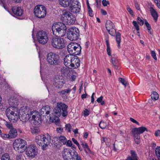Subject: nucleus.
Returning <instances> with one entry per match:
<instances>
[{"instance_id":"1","label":"nucleus","mask_w":160,"mask_h":160,"mask_svg":"<svg viewBox=\"0 0 160 160\" xmlns=\"http://www.w3.org/2000/svg\"><path fill=\"white\" fill-rule=\"evenodd\" d=\"M32 107L26 106L23 112L19 115L17 112L14 109L15 108L12 107H9L6 111V114L9 120L17 121L18 117L23 122H26L28 120L31 123L36 125L39 124L41 118L39 112L36 110H34Z\"/></svg>"},{"instance_id":"2","label":"nucleus","mask_w":160,"mask_h":160,"mask_svg":"<svg viewBox=\"0 0 160 160\" xmlns=\"http://www.w3.org/2000/svg\"><path fill=\"white\" fill-rule=\"evenodd\" d=\"M68 105L63 102H57L54 110V116L57 117L62 115L63 117H66L68 115Z\"/></svg>"},{"instance_id":"3","label":"nucleus","mask_w":160,"mask_h":160,"mask_svg":"<svg viewBox=\"0 0 160 160\" xmlns=\"http://www.w3.org/2000/svg\"><path fill=\"white\" fill-rule=\"evenodd\" d=\"M53 24L52 26V29L53 34L56 37H62L65 35L67 28L65 24L63 23Z\"/></svg>"},{"instance_id":"4","label":"nucleus","mask_w":160,"mask_h":160,"mask_svg":"<svg viewBox=\"0 0 160 160\" xmlns=\"http://www.w3.org/2000/svg\"><path fill=\"white\" fill-rule=\"evenodd\" d=\"M66 41L63 38L56 37L53 38L51 40L50 44L53 48L61 49L66 46Z\"/></svg>"},{"instance_id":"5","label":"nucleus","mask_w":160,"mask_h":160,"mask_svg":"<svg viewBox=\"0 0 160 160\" xmlns=\"http://www.w3.org/2000/svg\"><path fill=\"white\" fill-rule=\"evenodd\" d=\"M67 49L70 54L78 55L81 53V47L78 43L71 42L68 45Z\"/></svg>"},{"instance_id":"6","label":"nucleus","mask_w":160,"mask_h":160,"mask_svg":"<svg viewBox=\"0 0 160 160\" xmlns=\"http://www.w3.org/2000/svg\"><path fill=\"white\" fill-rule=\"evenodd\" d=\"M47 61L49 64L55 66L59 63L60 57L58 54L55 53L50 52L47 55Z\"/></svg>"},{"instance_id":"7","label":"nucleus","mask_w":160,"mask_h":160,"mask_svg":"<svg viewBox=\"0 0 160 160\" xmlns=\"http://www.w3.org/2000/svg\"><path fill=\"white\" fill-rule=\"evenodd\" d=\"M79 36V31L76 28H70L68 30L67 37L70 41L77 40Z\"/></svg>"},{"instance_id":"8","label":"nucleus","mask_w":160,"mask_h":160,"mask_svg":"<svg viewBox=\"0 0 160 160\" xmlns=\"http://www.w3.org/2000/svg\"><path fill=\"white\" fill-rule=\"evenodd\" d=\"M33 12L36 17L39 18H43L46 15V8L43 6L37 5L35 7Z\"/></svg>"},{"instance_id":"9","label":"nucleus","mask_w":160,"mask_h":160,"mask_svg":"<svg viewBox=\"0 0 160 160\" xmlns=\"http://www.w3.org/2000/svg\"><path fill=\"white\" fill-rule=\"evenodd\" d=\"M13 147L15 150L19 153L23 152L27 147L26 141H15L13 143Z\"/></svg>"},{"instance_id":"10","label":"nucleus","mask_w":160,"mask_h":160,"mask_svg":"<svg viewBox=\"0 0 160 160\" xmlns=\"http://www.w3.org/2000/svg\"><path fill=\"white\" fill-rule=\"evenodd\" d=\"M37 38L38 42L42 44L46 43L48 40V34L45 31L42 30L37 33Z\"/></svg>"},{"instance_id":"11","label":"nucleus","mask_w":160,"mask_h":160,"mask_svg":"<svg viewBox=\"0 0 160 160\" xmlns=\"http://www.w3.org/2000/svg\"><path fill=\"white\" fill-rule=\"evenodd\" d=\"M26 149V154L29 158H33L38 153V149L35 145H30Z\"/></svg>"},{"instance_id":"12","label":"nucleus","mask_w":160,"mask_h":160,"mask_svg":"<svg viewBox=\"0 0 160 160\" xmlns=\"http://www.w3.org/2000/svg\"><path fill=\"white\" fill-rule=\"evenodd\" d=\"M63 18L62 20H65V22L68 25L72 24L75 22V18L70 12H64L62 16Z\"/></svg>"},{"instance_id":"13","label":"nucleus","mask_w":160,"mask_h":160,"mask_svg":"<svg viewBox=\"0 0 160 160\" xmlns=\"http://www.w3.org/2000/svg\"><path fill=\"white\" fill-rule=\"evenodd\" d=\"M69 10L73 13H77L79 12L81 5L78 0H72V2L69 6Z\"/></svg>"},{"instance_id":"14","label":"nucleus","mask_w":160,"mask_h":160,"mask_svg":"<svg viewBox=\"0 0 160 160\" xmlns=\"http://www.w3.org/2000/svg\"><path fill=\"white\" fill-rule=\"evenodd\" d=\"M145 131L147 132L148 129L145 127L142 126L138 128H135L132 130L133 135L135 139H139L140 137V134Z\"/></svg>"},{"instance_id":"15","label":"nucleus","mask_w":160,"mask_h":160,"mask_svg":"<svg viewBox=\"0 0 160 160\" xmlns=\"http://www.w3.org/2000/svg\"><path fill=\"white\" fill-rule=\"evenodd\" d=\"M65 83L64 78L61 76H58L53 79V85L57 88H61Z\"/></svg>"},{"instance_id":"16","label":"nucleus","mask_w":160,"mask_h":160,"mask_svg":"<svg viewBox=\"0 0 160 160\" xmlns=\"http://www.w3.org/2000/svg\"><path fill=\"white\" fill-rule=\"evenodd\" d=\"M109 34L112 36H114L116 34V39L118 44V47L120 48L121 42V34L119 32H116L115 28H113L111 30L107 31Z\"/></svg>"},{"instance_id":"17","label":"nucleus","mask_w":160,"mask_h":160,"mask_svg":"<svg viewBox=\"0 0 160 160\" xmlns=\"http://www.w3.org/2000/svg\"><path fill=\"white\" fill-rule=\"evenodd\" d=\"M74 150H71L70 148H65L62 151V156L64 160H70L73 158L72 153H73Z\"/></svg>"},{"instance_id":"18","label":"nucleus","mask_w":160,"mask_h":160,"mask_svg":"<svg viewBox=\"0 0 160 160\" xmlns=\"http://www.w3.org/2000/svg\"><path fill=\"white\" fill-rule=\"evenodd\" d=\"M12 11L14 17H21L23 13V10L21 7L16 6L12 7Z\"/></svg>"},{"instance_id":"19","label":"nucleus","mask_w":160,"mask_h":160,"mask_svg":"<svg viewBox=\"0 0 160 160\" xmlns=\"http://www.w3.org/2000/svg\"><path fill=\"white\" fill-rule=\"evenodd\" d=\"M80 65V61L78 57L74 55L69 68H77Z\"/></svg>"},{"instance_id":"20","label":"nucleus","mask_w":160,"mask_h":160,"mask_svg":"<svg viewBox=\"0 0 160 160\" xmlns=\"http://www.w3.org/2000/svg\"><path fill=\"white\" fill-rule=\"evenodd\" d=\"M73 55L70 54L66 55L64 59V63L67 67L69 68L71 62L74 57Z\"/></svg>"},{"instance_id":"21","label":"nucleus","mask_w":160,"mask_h":160,"mask_svg":"<svg viewBox=\"0 0 160 160\" xmlns=\"http://www.w3.org/2000/svg\"><path fill=\"white\" fill-rule=\"evenodd\" d=\"M36 142L39 146L42 147V149L43 150L46 149L47 147L50 143L48 141H37Z\"/></svg>"},{"instance_id":"22","label":"nucleus","mask_w":160,"mask_h":160,"mask_svg":"<svg viewBox=\"0 0 160 160\" xmlns=\"http://www.w3.org/2000/svg\"><path fill=\"white\" fill-rule=\"evenodd\" d=\"M6 0H1V3L2 4L3 7L8 11H9V7L12 3L11 0H7V3H5Z\"/></svg>"},{"instance_id":"23","label":"nucleus","mask_w":160,"mask_h":160,"mask_svg":"<svg viewBox=\"0 0 160 160\" xmlns=\"http://www.w3.org/2000/svg\"><path fill=\"white\" fill-rule=\"evenodd\" d=\"M60 4L62 7H67L69 6L72 2V0H58Z\"/></svg>"},{"instance_id":"24","label":"nucleus","mask_w":160,"mask_h":160,"mask_svg":"<svg viewBox=\"0 0 160 160\" xmlns=\"http://www.w3.org/2000/svg\"><path fill=\"white\" fill-rule=\"evenodd\" d=\"M116 55L113 54L111 56V62L113 64L114 68L116 69H118V61L117 60Z\"/></svg>"},{"instance_id":"25","label":"nucleus","mask_w":160,"mask_h":160,"mask_svg":"<svg viewBox=\"0 0 160 160\" xmlns=\"http://www.w3.org/2000/svg\"><path fill=\"white\" fill-rule=\"evenodd\" d=\"M8 135V138L11 139L16 138L17 135V131L15 128H12L9 131Z\"/></svg>"},{"instance_id":"26","label":"nucleus","mask_w":160,"mask_h":160,"mask_svg":"<svg viewBox=\"0 0 160 160\" xmlns=\"http://www.w3.org/2000/svg\"><path fill=\"white\" fill-rule=\"evenodd\" d=\"M149 9L152 16L155 22H156L157 21L158 17L157 12L154 8L152 7H150Z\"/></svg>"},{"instance_id":"27","label":"nucleus","mask_w":160,"mask_h":160,"mask_svg":"<svg viewBox=\"0 0 160 160\" xmlns=\"http://www.w3.org/2000/svg\"><path fill=\"white\" fill-rule=\"evenodd\" d=\"M8 103L11 106L10 107H13L14 108L18 105V99L16 98H11L8 100Z\"/></svg>"},{"instance_id":"28","label":"nucleus","mask_w":160,"mask_h":160,"mask_svg":"<svg viewBox=\"0 0 160 160\" xmlns=\"http://www.w3.org/2000/svg\"><path fill=\"white\" fill-rule=\"evenodd\" d=\"M130 153L131 156L128 157L126 160H138V157L135 151L131 150Z\"/></svg>"},{"instance_id":"29","label":"nucleus","mask_w":160,"mask_h":160,"mask_svg":"<svg viewBox=\"0 0 160 160\" xmlns=\"http://www.w3.org/2000/svg\"><path fill=\"white\" fill-rule=\"evenodd\" d=\"M42 139L43 140H51V138L50 135L48 133L45 134L44 135H38L37 136L36 138V140H39V139Z\"/></svg>"},{"instance_id":"30","label":"nucleus","mask_w":160,"mask_h":160,"mask_svg":"<svg viewBox=\"0 0 160 160\" xmlns=\"http://www.w3.org/2000/svg\"><path fill=\"white\" fill-rule=\"evenodd\" d=\"M106 28L107 31H110L112 28H115V26L112 22L108 20L107 21L106 23Z\"/></svg>"},{"instance_id":"31","label":"nucleus","mask_w":160,"mask_h":160,"mask_svg":"<svg viewBox=\"0 0 160 160\" xmlns=\"http://www.w3.org/2000/svg\"><path fill=\"white\" fill-rule=\"evenodd\" d=\"M51 110V108L48 106H45L43 107L41 109V111L43 112L44 113L45 112L47 115L49 114L50 111Z\"/></svg>"},{"instance_id":"32","label":"nucleus","mask_w":160,"mask_h":160,"mask_svg":"<svg viewBox=\"0 0 160 160\" xmlns=\"http://www.w3.org/2000/svg\"><path fill=\"white\" fill-rule=\"evenodd\" d=\"M107 45V50L108 54L109 56L111 55V48L109 42V37L108 36L106 37L105 39Z\"/></svg>"},{"instance_id":"33","label":"nucleus","mask_w":160,"mask_h":160,"mask_svg":"<svg viewBox=\"0 0 160 160\" xmlns=\"http://www.w3.org/2000/svg\"><path fill=\"white\" fill-rule=\"evenodd\" d=\"M0 160H11V159L9 154L6 153L2 154L0 158Z\"/></svg>"},{"instance_id":"34","label":"nucleus","mask_w":160,"mask_h":160,"mask_svg":"<svg viewBox=\"0 0 160 160\" xmlns=\"http://www.w3.org/2000/svg\"><path fill=\"white\" fill-rule=\"evenodd\" d=\"M151 96L152 99L154 100H157L159 98V95L156 92H153Z\"/></svg>"},{"instance_id":"35","label":"nucleus","mask_w":160,"mask_h":160,"mask_svg":"<svg viewBox=\"0 0 160 160\" xmlns=\"http://www.w3.org/2000/svg\"><path fill=\"white\" fill-rule=\"evenodd\" d=\"M108 125V124L106 122L101 121L99 123V127L102 129H105Z\"/></svg>"},{"instance_id":"36","label":"nucleus","mask_w":160,"mask_h":160,"mask_svg":"<svg viewBox=\"0 0 160 160\" xmlns=\"http://www.w3.org/2000/svg\"><path fill=\"white\" fill-rule=\"evenodd\" d=\"M73 154L72 155L73 158H75L76 160H82L81 157L78 155V153L76 151L73 150Z\"/></svg>"},{"instance_id":"37","label":"nucleus","mask_w":160,"mask_h":160,"mask_svg":"<svg viewBox=\"0 0 160 160\" xmlns=\"http://www.w3.org/2000/svg\"><path fill=\"white\" fill-rule=\"evenodd\" d=\"M71 91V89L69 88H68L67 89H64L62 90L61 92H59V93L61 95H65L66 93H69Z\"/></svg>"},{"instance_id":"38","label":"nucleus","mask_w":160,"mask_h":160,"mask_svg":"<svg viewBox=\"0 0 160 160\" xmlns=\"http://www.w3.org/2000/svg\"><path fill=\"white\" fill-rule=\"evenodd\" d=\"M62 141H54L53 143L56 148H58L62 145Z\"/></svg>"},{"instance_id":"39","label":"nucleus","mask_w":160,"mask_h":160,"mask_svg":"<svg viewBox=\"0 0 160 160\" xmlns=\"http://www.w3.org/2000/svg\"><path fill=\"white\" fill-rule=\"evenodd\" d=\"M81 144L82 145V147L84 148H86L87 149L89 150L90 152H91L90 148H89L87 143L86 142H83V141H81Z\"/></svg>"},{"instance_id":"40","label":"nucleus","mask_w":160,"mask_h":160,"mask_svg":"<svg viewBox=\"0 0 160 160\" xmlns=\"http://www.w3.org/2000/svg\"><path fill=\"white\" fill-rule=\"evenodd\" d=\"M155 151L157 157L160 158V146L156 147L155 148Z\"/></svg>"},{"instance_id":"41","label":"nucleus","mask_w":160,"mask_h":160,"mask_svg":"<svg viewBox=\"0 0 160 160\" xmlns=\"http://www.w3.org/2000/svg\"><path fill=\"white\" fill-rule=\"evenodd\" d=\"M61 72L62 74L65 75H67L69 72V70L67 68H62L61 69Z\"/></svg>"},{"instance_id":"42","label":"nucleus","mask_w":160,"mask_h":160,"mask_svg":"<svg viewBox=\"0 0 160 160\" xmlns=\"http://www.w3.org/2000/svg\"><path fill=\"white\" fill-rule=\"evenodd\" d=\"M119 80L121 82V83L124 85L125 87H126L127 85V82L125 80L122 78H118Z\"/></svg>"},{"instance_id":"43","label":"nucleus","mask_w":160,"mask_h":160,"mask_svg":"<svg viewBox=\"0 0 160 160\" xmlns=\"http://www.w3.org/2000/svg\"><path fill=\"white\" fill-rule=\"evenodd\" d=\"M71 126L70 124H67L65 125V130L68 132H71Z\"/></svg>"},{"instance_id":"44","label":"nucleus","mask_w":160,"mask_h":160,"mask_svg":"<svg viewBox=\"0 0 160 160\" xmlns=\"http://www.w3.org/2000/svg\"><path fill=\"white\" fill-rule=\"evenodd\" d=\"M62 142L66 145L67 146L71 147L72 145V143L71 141H63Z\"/></svg>"},{"instance_id":"45","label":"nucleus","mask_w":160,"mask_h":160,"mask_svg":"<svg viewBox=\"0 0 160 160\" xmlns=\"http://www.w3.org/2000/svg\"><path fill=\"white\" fill-rule=\"evenodd\" d=\"M31 132L33 134H35L38 133L39 130L38 128L33 127L31 128Z\"/></svg>"},{"instance_id":"46","label":"nucleus","mask_w":160,"mask_h":160,"mask_svg":"<svg viewBox=\"0 0 160 160\" xmlns=\"http://www.w3.org/2000/svg\"><path fill=\"white\" fill-rule=\"evenodd\" d=\"M151 54L152 57L153 58L157 60V58L156 56V53L154 51L151 50Z\"/></svg>"},{"instance_id":"47","label":"nucleus","mask_w":160,"mask_h":160,"mask_svg":"<svg viewBox=\"0 0 160 160\" xmlns=\"http://www.w3.org/2000/svg\"><path fill=\"white\" fill-rule=\"evenodd\" d=\"M132 24L135 27L136 30L138 31H139V27L137 23V22L135 21H133L132 22Z\"/></svg>"},{"instance_id":"48","label":"nucleus","mask_w":160,"mask_h":160,"mask_svg":"<svg viewBox=\"0 0 160 160\" xmlns=\"http://www.w3.org/2000/svg\"><path fill=\"white\" fill-rule=\"evenodd\" d=\"M88 13L89 14V16L91 17H93V11L90 6H88Z\"/></svg>"},{"instance_id":"49","label":"nucleus","mask_w":160,"mask_h":160,"mask_svg":"<svg viewBox=\"0 0 160 160\" xmlns=\"http://www.w3.org/2000/svg\"><path fill=\"white\" fill-rule=\"evenodd\" d=\"M102 5L104 7H106L107 5L110 4L109 2L108 1H106V0H103L102 1Z\"/></svg>"},{"instance_id":"50","label":"nucleus","mask_w":160,"mask_h":160,"mask_svg":"<svg viewBox=\"0 0 160 160\" xmlns=\"http://www.w3.org/2000/svg\"><path fill=\"white\" fill-rule=\"evenodd\" d=\"M145 24L147 28V29L150 31L151 29V27L150 24L148 23L147 20L145 21Z\"/></svg>"},{"instance_id":"51","label":"nucleus","mask_w":160,"mask_h":160,"mask_svg":"<svg viewBox=\"0 0 160 160\" xmlns=\"http://www.w3.org/2000/svg\"><path fill=\"white\" fill-rule=\"evenodd\" d=\"M7 127L9 129H11L12 128H13L12 124L9 122H7L6 124Z\"/></svg>"},{"instance_id":"52","label":"nucleus","mask_w":160,"mask_h":160,"mask_svg":"<svg viewBox=\"0 0 160 160\" xmlns=\"http://www.w3.org/2000/svg\"><path fill=\"white\" fill-rule=\"evenodd\" d=\"M137 21L138 23L140 25L142 26L143 24V21L139 17H138L137 18Z\"/></svg>"},{"instance_id":"53","label":"nucleus","mask_w":160,"mask_h":160,"mask_svg":"<svg viewBox=\"0 0 160 160\" xmlns=\"http://www.w3.org/2000/svg\"><path fill=\"white\" fill-rule=\"evenodd\" d=\"M89 114V112L87 109H85L84 111V116L86 117L88 116Z\"/></svg>"},{"instance_id":"54","label":"nucleus","mask_w":160,"mask_h":160,"mask_svg":"<svg viewBox=\"0 0 160 160\" xmlns=\"http://www.w3.org/2000/svg\"><path fill=\"white\" fill-rule=\"evenodd\" d=\"M96 6L97 8H99L101 5V0H95Z\"/></svg>"},{"instance_id":"55","label":"nucleus","mask_w":160,"mask_h":160,"mask_svg":"<svg viewBox=\"0 0 160 160\" xmlns=\"http://www.w3.org/2000/svg\"><path fill=\"white\" fill-rule=\"evenodd\" d=\"M0 135L1 137L4 138H8V134H5L4 133H2L0 134Z\"/></svg>"},{"instance_id":"56","label":"nucleus","mask_w":160,"mask_h":160,"mask_svg":"<svg viewBox=\"0 0 160 160\" xmlns=\"http://www.w3.org/2000/svg\"><path fill=\"white\" fill-rule=\"evenodd\" d=\"M130 121H132V122L134 123H135L138 124V125H139V123L137 122L136 120L135 119H134L133 118H131L130 119Z\"/></svg>"},{"instance_id":"57","label":"nucleus","mask_w":160,"mask_h":160,"mask_svg":"<svg viewBox=\"0 0 160 160\" xmlns=\"http://www.w3.org/2000/svg\"><path fill=\"white\" fill-rule=\"evenodd\" d=\"M127 10L132 15H133V12L129 7H127Z\"/></svg>"},{"instance_id":"58","label":"nucleus","mask_w":160,"mask_h":160,"mask_svg":"<svg viewBox=\"0 0 160 160\" xmlns=\"http://www.w3.org/2000/svg\"><path fill=\"white\" fill-rule=\"evenodd\" d=\"M135 4L136 8L138 10H139L140 9L139 5L138 4V2L137 1H135Z\"/></svg>"},{"instance_id":"59","label":"nucleus","mask_w":160,"mask_h":160,"mask_svg":"<svg viewBox=\"0 0 160 160\" xmlns=\"http://www.w3.org/2000/svg\"><path fill=\"white\" fill-rule=\"evenodd\" d=\"M63 128L62 127H59L57 128V131L59 133H61L62 132Z\"/></svg>"},{"instance_id":"60","label":"nucleus","mask_w":160,"mask_h":160,"mask_svg":"<svg viewBox=\"0 0 160 160\" xmlns=\"http://www.w3.org/2000/svg\"><path fill=\"white\" fill-rule=\"evenodd\" d=\"M103 98V97L102 96H101L97 99V102L99 103L101 102Z\"/></svg>"},{"instance_id":"61","label":"nucleus","mask_w":160,"mask_h":160,"mask_svg":"<svg viewBox=\"0 0 160 160\" xmlns=\"http://www.w3.org/2000/svg\"><path fill=\"white\" fill-rule=\"evenodd\" d=\"M95 94V93L94 92L92 94V96H91V102L92 103H93L94 101V95Z\"/></svg>"},{"instance_id":"62","label":"nucleus","mask_w":160,"mask_h":160,"mask_svg":"<svg viewBox=\"0 0 160 160\" xmlns=\"http://www.w3.org/2000/svg\"><path fill=\"white\" fill-rule=\"evenodd\" d=\"M160 134V130H158L156 131L155 133V135L156 136H159Z\"/></svg>"},{"instance_id":"63","label":"nucleus","mask_w":160,"mask_h":160,"mask_svg":"<svg viewBox=\"0 0 160 160\" xmlns=\"http://www.w3.org/2000/svg\"><path fill=\"white\" fill-rule=\"evenodd\" d=\"M101 12L103 15H105L107 14V12L103 9L101 10Z\"/></svg>"},{"instance_id":"64","label":"nucleus","mask_w":160,"mask_h":160,"mask_svg":"<svg viewBox=\"0 0 160 160\" xmlns=\"http://www.w3.org/2000/svg\"><path fill=\"white\" fill-rule=\"evenodd\" d=\"M17 160H22V156L21 155L17 156L16 157Z\"/></svg>"}]
</instances>
